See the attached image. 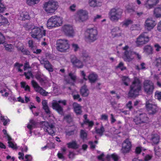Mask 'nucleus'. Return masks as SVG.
I'll list each match as a JSON object with an SVG mask.
<instances>
[{
  "mask_svg": "<svg viewBox=\"0 0 161 161\" xmlns=\"http://www.w3.org/2000/svg\"><path fill=\"white\" fill-rule=\"evenodd\" d=\"M132 147L131 143L129 139L125 140L122 144V147L121 150V153L125 154L130 152Z\"/></svg>",
  "mask_w": 161,
  "mask_h": 161,
  "instance_id": "nucleus-15",
  "label": "nucleus"
},
{
  "mask_svg": "<svg viewBox=\"0 0 161 161\" xmlns=\"http://www.w3.org/2000/svg\"><path fill=\"white\" fill-rule=\"evenodd\" d=\"M8 89L7 88L4 89L3 90H1L0 91V92L2 93L3 96L5 97H7L8 95V93L7 92V90Z\"/></svg>",
  "mask_w": 161,
  "mask_h": 161,
  "instance_id": "nucleus-53",
  "label": "nucleus"
},
{
  "mask_svg": "<svg viewBox=\"0 0 161 161\" xmlns=\"http://www.w3.org/2000/svg\"><path fill=\"white\" fill-rule=\"evenodd\" d=\"M106 158L108 159H109L111 158L114 161H118L119 158V157L115 153H113L111 155H108Z\"/></svg>",
  "mask_w": 161,
  "mask_h": 161,
  "instance_id": "nucleus-36",
  "label": "nucleus"
},
{
  "mask_svg": "<svg viewBox=\"0 0 161 161\" xmlns=\"http://www.w3.org/2000/svg\"><path fill=\"white\" fill-rule=\"evenodd\" d=\"M98 34V32L96 27L88 28L85 32V39L90 42H93L97 39Z\"/></svg>",
  "mask_w": 161,
  "mask_h": 161,
  "instance_id": "nucleus-5",
  "label": "nucleus"
},
{
  "mask_svg": "<svg viewBox=\"0 0 161 161\" xmlns=\"http://www.w3.org/2000/svg\"><path fill=\"white\" fill-rule=\"evenodd\" d=\"M102 0H89V6L93 7L100 6L102 5Z\"/></svg>",
  "mask_w": 161,
  "mask_h": 161,
  "instance_id": "nucleus-24",
  "label": "nucleus"
},
{
  "mask_svg": "<svg viewBox=\"0 0 161 161\" xmlns=\"http://www.w3.org/2000/svg\"><path fill=\"white\" fill-rule=\"evenodd\" d=\"M141 88V81L137 77L134 78L130 86V90L129 92V96L133 97L138 95Z\"/></svg>",
  "mask_w": 161,
  "mask_h": 161,
  "instance_id": "nucleus-2",
  "label": "nucleus"
},
{
  "mask_svg": "<svg viewBox=\"0 0 161 161\" xmlns=\"http://www.w3.org/2000/svg\"><path fill=\"white\" fill-rule=\"evenodd\" d=\"M82 58L84 61L85 62H87L90 59V57L89 56L88 54L86 53L82 54Z\"/></svg>",
  "mask_w": 161,
  "mask_h": 161,
  "instance_id": "nucleus-51",
  "label": "nucleus"
},
{
  "mask_svg": "<svg viewBox=\"0 0 161 161\" xmlns=\"http://www.w3.org/2000/svg\"><path fill=\"white\" fill-rule=\"evenodd\" d=\"M132 21L130 19L126 20L123 21L122 23V26L125 27H127L128 25L131 24Z\"/></svg>",
  "mask_w": 161,
  "mask_h": 161,
  "instance_id": "nucleus-47",
  "label": "nucleus"
},
{
  "mask_svg": "<svg viewBox=\"0 0 161 161\" xmlns=\"http://www.w3.org/2000/svg\"><path fill=\"white\" fill-rule=\"evenodd\" d=\"M4 47L6 50L9 51H12L13 49V46L11 44L5 43L4 44Z\"/></svg>",
  "mask_w": 161,
  "mask_h": 161,
  "instance_id": "nucleus-42",
  "label": "nucleus"
},
{
  "mask_svg": "<svg viewBox=\"0 0 161 161\" xmlns=\"http://www.w3.org/2000/svg\"><path fill=\"white\" fill-rule=\"evenodd\" d=\"M123 11L121 8L115 7L111 8L108 13L109 19L113 21H117L121 17Z\"/></svg>",
  "mask_w": 161,
  "mask_h": 161,
  "instance_id": "nucleus-8",
  "label": "nucleus"
},
{
  "mask_svg": "<svg viewBox=\"0 0 161 161\" xmlns=\"http://www.w3.org/2000/svg\"><path fill=\"white\" fill-rule=\"evenodd\" d=\"M71 62L74 67L81 68L83 66L82 62L74 56H71Z\"/></svg>",
  "mask_w": 161,
  "mask_h": 161,
  "instance_id": "nucleus-19",
  "label": "nucleus"
},
{
  "mask_svg": "<svg viewBox=\"0 0 161 161\" xmlns=\"http://www.w3.org/2000/svg\"><path fill=\"white\" fill-rule=\"evenodd\" d=\"M42 126L44 131L47 132L49 134L52 135H54L53 129L55 128V123L44 121L42 123Z\"/></svg>",
  "mask_w": 161,
  "mask_h": 161,
  "instance_id": "nucleus-13",
  "label": "nucleus"
},
{
  "mask_svg": "<svg viewBox=\"0 0 161 161\" xmlns=\"http://www.w3.org/2000/svg\"><path fill=\"white\" fill-rule=\"evenodd\" d=\"M28 28L31 36L34 38L39 40L46 35V31L42 26H37L31 24L29 25Z\"/></svg>",
  "mask_w": 161,
  "mask_h": 161,
  "instance_id": "nucleus-1",
  "label": "nucleus"
},
{
  "mask_svg": "<svg viewBox=\"0 0 161 161\" xmlns=\"http://www.w3.org/2000/svg\"><path fill=\"white\" fill-rule=\"evenodd\" d=\"M64 118L69 123L71 122L72 120V117L70 115L66 116Z\"/></svg>",
  "mask_w": 161,
  "mask_h": 161,
  "instance_id": "nucleus-62",
  "label": "nucleus"
},
{
  "mask_svg": "<svg viewBox=\"0 0 161 161\" xmlns=\"http://www.w3.org/2000/svg\"><path fill=\"white\" fill-rule=\"evenodd\" d=\"M155 96L156 98L158 100L161 99V92L157 91L155 93Z\"/></svg>",
  "mask_w": 161,
  "mask_h": 161,
  "instance_id": "nucleus-59",
  "label": "nucleus"
},
{
  "mask_svg": "<svg viewBox=\"0 0 161 161\" xmlns=\"http://www.w3.org/2000/svg\"><path fill=\"white\" fill-rule=\"evenodd\" d=\"M143 87L145 92L147 94H151L154 89V83L149 80H146L143 82Z\"/></svg>",
  "mask_w": 161,
  "mask_h": 161,
  "instance_id": "nucleus-11",
  "label": "nucleus"
},
{
  "mask_svg": "<svg viewBox=\"0 0 161 161\" xmlns=\"http://www.w3.org/2000/svg\"><path fill=\"white\" fill-rule=\"evenodd\" d=\"M40 0H26L27 4L30 6H32L37 4Z\"/></svg>",
  "mask_w": 161,
  "mask_h": 161,
  "instance_id": "nucleus-37",
  "label": "nucleus"
},
{
  "mask_svg": "<svg viewBox=\"0 0 161 161\" xmlns=\"http://www.w3.org/2000/svg\"><path fill=\"white\" fill-rule=\"evenodd\" d=\"M80 93L83 96L87 97L89 94V91L86 86H82L80 90Z\"/></svg>",
  "mask_w": 161,
  "mask_h": 161,
  "instance_id": "nucleus-29",
  "label": "nucleus"
},
{
  "mask_svg": "<svg viewBox=\"0 0 161 161\" xmlns=\"http://www.w3.org/2000/svg\"><path fill=\"white\" fill-rule=\"evenodd\" d=\"M98 76L94 72L90 73L88 76V79L91 83L95 82L97 80Z\"/></svg>",
  "mask_w": 161,
  "mask_h": 161,
  "instance_id": "nucleus-27",
  "label": "nucleus"
},
{
  "mask_svg": "<svg viewBox=\"0 0 161 161\" xmlns=\"http://www.w3.org/2000/svg\"><path fill=\"white\" fill-rule=\"evenodd\" d=\"M154 47L155 48V50L157 52H158L161 50V47L158 44H155L154 45Z\"/></svg>",
  "mask_w": 161,
  "mask_h": 161,
  "instance_id": "nucleus-63",
  "label": "nucleus"
},
{
  "mask_svg": "<svg viewBox=\"0 0 161 161\" xmlns=\"http://www.w3.org/2000/svg\"><path fill=\"white\" fill-rule=\"evenodd\" d=\"M159 2V0H145L144 6L147 9H151L156 6Z\"/></svg>",
  "mask_w": 161,
  "mask_h": 161,
  "instance_id": "nucleus-18",
  "label": "nucleus"
},
{
  "mask_svg": "<svg viewBox=\"0 0 161 161\" xmlns=\"http://www.w3.org/2000/svg\"><path fill=\"white\" fill-rule=\"evenodd\" d=\"M89 19L88 12L85 10H78L74 15V19L77 23H83Z\"/></svg>",
  "mask_w": 161,
  "mask_h": 161,
  "instance_id": "nucleus-6",
  "label": "nucleus"
},
{
  "mask_svg": "<svg viewBox=\"0 0 161 161\" xmlns=\"http://www.w3.org/2000/svg\"><path fill=\"white\" fill-rule=\"evenodd\" d=\"M63 23V18L57 16L50 17L47 20V26L49 29H51L61 26Z\"/></svg>",
  "mask_w": 161,
  "mask_h": 161,
  "instance_id": "nucleus-3",
  "label": "nucleus"
},
{
  "mask_svg": "<svg viewBox=\"0 0 161 161\" xmlns=\"http://www.w3.org/2000/svg\"><path fill=\"white\" fill-rule=\"evenodd\" d=\"M117 68H120L122 70L126 69V67L124 66V64L122 62H120L116 67Z\"/></svg>",
  "mask_w": 161,
  "mask_h": 161,
  "instance_id": "nucleus-58",
  "label": "nucleus"
},
{
  "mask_svg": "<svg viewBox=\"0 0 161 161\" xmlns=\"http://www.w3.org/2000/svg\"><path fill=\"white\" fill-rule=\"evenodd\" d=\"M62 29L67 36H74V31L73 27L71 25L65 24L62 27Z\"/></svg>",
  "mask_w": 161,
  "mask_h": 161,
  "instance_id": "nucleus-16",
  "label": "nucleus"
},
{
  "mask_svg": "<svg viewBox=\"0 0 161 161\" xmlns=\"http://www.w3.org/2000/svg\"><path fill=\"white\" fill-rule=\"evenodd\" d=\"M139 115L141 124L147 123L148 122L149 119L146 114H140Z\"/></svg>",
  "mask_w": 161,
  "mask_h": 161,
  "instance_id": "nucleus-34",
  "label": "nucleus"
},
{
  "mask_svg": "<svg viewBox=\"0 0 161 161\" xmlns=\"http://www.w3.org/2000/svg\"><path fill=\"white\" fill-rule=\"evenodd\" d=\"M4 39V36L0 32V44L3 43Z\"/></svg>",
  "mask_w": 161,
  "mask_h": 161,
  "instance_id": "nucleus-64",
  "label": "nucleus"
},
{
  "mask_svg": "<svg viewBox=\"0 0 161 161\" xmlns=\"http://www.w3.org/2000/svg\"><path fill=\"white\" fill-rule=\"evenodd\" d=\"M36 77V79L41 83L45 82V81L47 80V78L46 77L39 75H37Z\"/></svg>",
  "mask_w": 161,
  "mask_h": 161,
  "instance_id": "nucleus-40",
  "label": "nucleus"
},
{
  "mask_svg": "<svg viewBox=\"0 0 161 161\" xmlns=\"http://www.w3.org/2000/svg\"><path fill=\"white\" fill-rule=\"evenodd\" d=\"M122 80L126 86L128 85V83L130 81V79L128 77L124 76L122 77Z\"/></svg>",
  "mask_w": 161,
  "mask_h": 161,
  "instance_id": "nucleus-49",
  "label": "nucleus"
},
{
  "mask_svg": "<svg viewBox=\"0 0 161 161\" xmlns=\"http://www.w3.org/2000/svg\"><path fill=\"white\" fill-rule=\"evenodd\" d=\"M24 74L26 76V78L28 79H30V77H31L32 76V73H31V71H29L27 73L25 72Z\"/></svg>",
  "mask_w": 161,
  "mask_h": 161,
  "instance_id": "nucleus-61",
  "label": "nucleus"
},
{
  "mask_svg": "<svg viewBox=\"0 0 161 161\" xmlns=\"http://www.w3.org/2000/svg\"><path fill=\"white\" fill-rule=\"evenodd\" d=\"M153 63L155 66L158 68V70H160L161 69V58L159 57L156 58Z\"/></svg>",
  "mask_w": 161,
  "mask_h": 161,
  "instance_id": "nucleus-32",
  "label": "nucleus"
},
{
  "mask_svg": "<svg viewBox=\"0 0 161 161\" xmlns=\"http://www.w3.org/2000/svg\"><path fill=\"white\" fill-rule=\"evenodd\" d=\"M159 139V136L158 135H152L150 139V142L153 145L157 144L158 143Z\"/></svg>",
  "mask_w": 161,
  "mask_h": 161,
  "instance_id": "nucleus-25",
  "label": "nucleus"
},
{
  "mask_svg": "<svg viewBox=\"0 0 161 161\" xmlns=\"http://www.w3.org/2000/svg\"><path fill=\"white\" fill-rule=\"evenodd\" d=\"M40 62L41 64L44 65V67L49 71H53L52 66L46 59L42 58L40 60Z\"/></svg>",
  "mask_w": 161,
  "mask_h": 161,
  "instance_id": "nucleus-21",
  "label": "nucleus"
},
{
  "mask_svg": "<svg viewBox=\"0 0 161 161\" xmlns=\"http://www.w3.org/2000/svg\"><path fill=\"white\" fill-rule=\"evenodd\" d=\"M156 25V23L154 20L151 18H148L145 21L144 24L145 28L148 31H150L154 28Z\"/></svg>",
  "mask_w": 161,
  "mask_h": 161,
  "instance_id": "nucleus-20",
  "label": "nucleus"
},
{
  "mask_svg": "<svg viewBox=\"0 0 161 161\" xmlns=\"http://www.w3.org/2000/svg\"><path fill=\"white\" fill-rule=\"evenodd\" d=\"M69 148L76 149L79 147V145L75 141H72L67 144Z\"/></svg>",
  "mask_w": 161,
  "mask_h": 161,
  "instance_id": "nucleus-30",
  "label": "nucleus"
},
{
  "mask_svg": "<svg viewBox=\"0 0 161 161\" xmlns=\"http://www.w3.org/2000/svg\"><path fill=\"white\" fill-rule=\"evenodd\" d=\"M123 49L125 51L123 57L125 61L130 62L134 58L135 56H136L139 59L141 58V55L132 51L128 45H126L123 48Z\"/></svg>",
  "mask_w": 161,
  "mask_h": 161,
  "instance_id": "nucleus-4",
  "label": "nucleus"
},
{
  "mask_svg": "<svg viewBox=\"0 0 161 161\" xmlns=\"http://www.w3.org/2000/svg\"><path fill=\"white\" fill-rule=\"evenodd\" d=\"M61 103L63 105H65L66 101L65 100H59L58 101L53 100L52 103V107L53 109L55 110L60 114H63V109L59 104Z\"/></svg>",
  "mask_w": 161,
  "mask_h": 161,
  "instance_id": "nucleus-12",
  "label": "nucleus"
},
{
  "mask_svg": "<svg viewBox=\"0 0 161 161\" xmlns=\"http://www.w3.org/2000/svg\"><path fill=\"white\" fill-rule=\"evenodd\" d=\"M86 124L88 125L89 127H92L94 125V123L92 121H90L88 120H84L83 123L81 124V126L84 127V125Z\"/></svg>",
  "mask_w": 161,
  "mask_h": 161,
  "instance_id": "nucleus-39",
  "label": "nucleus"
},
{
  "mask_svg": "<svg viewBox=\"0 0 161 161\" xmlns=\"http://www.w3.org/2000/svg\"><path fill=\"white\" fill-rule=\"evenodd\" d=\"M72 47L73 49L75 52L78 51L80 49V47L78 45L75 43H73L72 44Z\"/></svg>",
  "mask_w": 161,
  "mask_h": 161,
  "instance_id": "nucleus-57",
  "label": "nucleus"
},
{
  "mask_svg": "<svg viewBox=\"0 0 161 161\" xmlns=\"http://www.w3.org/2000/svg\"><path fill=\"white\" fill-rule=\"evenodd\" d=\"M141 67H139L138 66H136V69H146V64L144 63H142L140 64Z\"/></svg>",
  "mask_w": 161,
  "mask_h": 161,
  "instance_id": "nucleus-56",
  "label": "nucleus"
},
{
  "mask_svg": "<svg viewBox=\"0 0 161 161\" xmlns=\"http://www.w3.org/2000/svg\"><path fill=\"white\" fill-rule=\"evenodd\" d=\"M21 87L25 89V91L30 92V88L29 86L27 85L25 82H21Z\"/></svg>",
  "mask_w": 161,
  "mask_h": 161,
  "instance_id": "nucleus-44",
  "label": "nucleus"
},
{
  "mask_svg": "<svg viewBox=\"0 0 161 161\" xmlns=\"http://www.w3.org/2000/svg\"><path fill=\"white\" fill-rule=\"evenodd\" d=\"M59 6L58 3L55 0H50L45 3L44 9L47 14H53Z\"/></svg>",
  "mask_w": 161,
  "mask_h": 161,
  "instance_id": "nucleus-7",
  "label": "nucleus"
},
{
  "mask_svg": "<svg viewBox=\"0 0 161 161\" xmlns=\"http://www.w3.org/2000/svg\"><path fill=\"white\" fill-rule=\"evenodd\" d=\"M36 125V122L33 119H31L29 124L27 125V127L30 130V133H31V130L34 128Z\"/></svg>",
  "mask_w": 161,
  "mask_h": 161,
  "instance_id": "nucleus-35",
  "label": "nucleus"
},
{
  "mask_svg": "<svg viewBox=\"0 0 161 161\" xmlns=\"http://www.w3.org/2000/svg\"><path fill=\"white\" fill-rule=\"evenodd\" d=\"M154 15L157 18L161 17V6H159L154 8Z\"/></svg>",
  "mask_w": 161,
  "mask_h": 161,
  "instance_id": "nucleus-31",
  "label": "nucleus"
},
{
  "mask_svg": "<svg viewBox=\"0 0 161 161\" xmlns=\"http://www.w3.org/2000/svg\"><path fill=\"white\" fill-rule=\"evenodd\" d=\"M20 19L22 20H29L30 19V17L28 13L21 12L20 13Z\"/></svg>",
  "mask_w": 161,
  "mask_h": 161,
  "instance_id": "nucleus-33",
  "label": "nucleus"
},
{
  "mask_svg": "<svg viewBox=\"0 0 161 161\" xmlns=\"http://www.w3.org/2000/svg\"><path fill=\"white\" fill-rule=\"evenodd\" d=\"M102 18V17L101 15H97L94 17L93 20L94 22H97Z\"/></svg>",
  "mask_w": 161,
  "mask_h": 161,
  "instance_id": "nucleus-54",
  "label": "nucleus"
},
{
  "mask_svg": "<svg viewBox=\"0 0 161 161\" xmlns=\"http://www.w3.org/2000/svg\"><path fill=\"white\" fill-rule=\"evenodd\" d=\"M76 5L75 4H74L71 5L69 7V10L73 12H74L76 10Z\"/></svg>",
  "mask_w": 161,
  "mask_h": 161,
  "instance_id": "nucleus-60",
  "label": "nucleus"
},
{
  "mask_svg": "<svg viewBox=\"0 0 161 161\" xmlns=\"http://www.w3.org/2000/svg\"><path fill=\"white\" fill-rule=\"evenodd\" d=\"M57 49L59 51L65 53L69 49V42L66 39H60L57 41L56 44Z\"/></svg>",
  "mask_w": 161,
  "mask_h": 161,
  "instance_id": "nucleus-9",
  "label": "nucleus"
},
{
  "mask_svg": "<svg viewBox=\"0 0 161 161\" xmlns=\"http://www.w3.org/2000/svg\"><path fill=\"white\" fill-rule=\"evenodd\" d=\"M69 76L73 81H75L76 79V76L75 73H70L69 74Z\"/></svg>",
  "mask_w": 161,
  "mask_h": 161,
  "instance_id": "nucleus-55",
  "label": "nucleus"
},
{
  "mask_svg": "<svg viewBox=\"0 0 161 161\" xmlns=\"http://www.w3.org/2000/svg\"><path fill=\"white\" fill-rule=\"evenodd\" d=\"M8 135V145L9 147H10L13 149H15L17 148L16 144L13 143L11 141V138L9 136V135Z\"/></svg>",
  "mask_w": 161,
  "mask_h": 161,
  "instance_id": "nucleus-38",
  "label": "nucleus"
},
{
  "mask_svg": "<svg viewBox=\"0 0 161 161\" xmlns=\"http://www.w3.org/2000/svg\"><path fill=\"white\" fill-rule=\"evenodd\" d=\"M143 50L144 52L147 54H152L153 51L152 47L151 45H149L145 46L144 47Z\"/></svg>",
  "mask_w": 161,
  "mask_h": 161,
  "instance_id": "nucleus-28",
  "label": "nucleus"
},
{
  "mask_svg": "<svg viewBox=\"0 0 161 161\" xmlns=\"http://www.w3.org/2000/svg\"><path fill=\"white\" fill-rule=\"evenodd\" d=\"M1 120L3 122V125H5L9 121V119H7L6 117L1 116Z\"/></svg>",
  "mask_w": 161,
  "mask_h": 161,
  "instance_id": "nucleus-52",
  "label": "nucleus"
},
{
  "mask_svg": "<svg viewBox=\"0 0 161 161\" xmlns=\"http://www.w3.org/2000/svg\"><path fill=\"white\" fill-rule=\"evenodd\" d=\"M111 34L113 38L120 37L122 35L121 30L119 27H115L112 29Z\"/></svg>",
  "mask_w": 161,
  "mask_h": 161,
  "instance_id": "nucleus-22",
  "label": "nucleus"
},
{
  "mask_svg": "<svg viewBox=\"0 0 161 161\" xmlns=\"http://www.w3.org/2000/svg\"><path fill=\"white\" fill-rule=\"evenodd\" d=\"M31 84L36 91L39 92L41 95L43 96L47 95L48 93V92H46L45 90H43L41 87L39 86L36 81L32 80L31 81Z\"/></svg>",
  "mask_w": 161,
  "mask_h": 161,
  "instance_id": "nucleus-17",
  "label": "nucleus"
},
{
  "mask_svg": "<svg viewBox=\"0 0 161 161\" xmlns=\"http://www.w3.org/2000/svg\"><path fill=\"white\" fill-rule=\"evenodd\" d=\"M140 115H137L133 119L134 122L136 125H138L141 124V121L140 119Z\"/></svg>",
  "mask_w": 161,
  "mask_h": 161,
  "instance_id": "nucleus-46",
  "label": "nucleus"
},
{
  "mask_svg": "<svg viewBox=\"0 0 161 161\" xmlns=\"http://www.w3.org/2000/svg\"><path fill=\"white\" fill-rule=\"evenodd\" d=\"M23 65L22 64H19L16 63L14 64L15 68L18 70V71L21 72L22 71V69H21L23 67Z\"/></svg>",
  "mask_w": 161,
  "mask_h": 161,
  "instance_id": "nucleus-43",
  "label": "nucleus"
},
{
  "mask_svg": "<svg viewBox=\"0 0 161 161\" xmlns=\"http://www.w3.org/2000/svg\"><path fill=\"white\" fill-rule=\"evenodd\" d=\"M80 136L83 140L86 139L87 136V133L85 130H81L80 131Z\"/></svg>",
  "mask_w": 161,
  "mask_h": 161,
  "instance_id": "nucleus-45",
  "label": "nucleus"
},
{
  "mask_svg": "<svg viewBox=\"0 0 161 161\" xmlns=\"http://www.w3.org/2000/svg\"><path fill=\"white\" fill-rule=\"evenodd\" d=\"M96 131L97 133L102 135L104 131V128L102 125L100 128H98L96 129Z\"/></svg>",
  "mask_w": 161,
  "mask_h": 161,
  "instance_id": "nucleus-48",
  "label": "nucleus"
},
{
  "mask_svg": "<svg viewBox=\"0 0 161 161\" xmlns=\"http://www.w3.org/2000/svg\"><path fill=\"white\" fill-rule=\"evenodd\" d=\"M100 119L104 121H108V116L106 114H102L100 116Z\"/></svg>",
  "mask_w": 161,
  "mask_h": 161,
  "instance_id": "nucleus-50",
  "label": "nucleus"
},
{
  "mask_svg": "<svg viewBox=\"0 0 161 161\" xmlns=\"http://www.w3.org/2000/svg\"><path fill=\"white\" fill-rule=\"evenodd\" d=\"M3 19H2L1 22L0 23V26L3 25L4 26L8 25L9 24L8 19L3 16Z\"/></svg>",
  "mask_w": 161,
  "mask_h": 161,
  "instance_id": "nucleus-41",
  "label": "nucleus"
},
{
  "mask_svg": "<svg viewBox=\"0 0 161 161\" xmlns=\"http://www.w3.org/2000/svg\"><path fill=\"white\" fill-rule=\"evenodd\" d=\"M146 106L150 114H154L157 111L158 107L157 104L152 100H149L146 102Z\"/></svg>",
  "mask_w": 161,
  "mask_h": 161,
  "instance_id": "nucleus-14",
  "label": "nucleus"
},
{
  "mask_svg": "<svg viewBox=\"0 0 161 161\" xmlns=\"http://www.w3.org/2000/svg\"><path fill=\"white\" fill-rule=\"evenodd\" d=\"M43 108L45 110V112L49 117H53V114L49 109V107L47 105V103L46 100H43L42 102Z\"/></svg>",
  "mask_w": 161,
  "mask_h": 161,
  "instance_id": "nucleus-23",
  "label": "nucleus"
},
{
  "mask_svg": "<svg viewBox=\"0 0 161 161\" xmlns=\"http://www.w3.org/2000/svg\"><path fill=\"white\" fill-rule=\"evenodd\" d=\"M73 107L75 112L77 115L81 114L82 112L81 107L79 104L75 103L73 104Z\"/></svg>",
  "mask_w": 161,
  "mask_h": 161,
  "instance_id": "nucleus-26",
  "label": "nucleus"
},
{
  "mask_svg": "<svg viewBox=\"0 0 161 161\" xmlns=\"http://www.w3.org/2000/svg\"><path fill=\"white\" fill-rule=\"evenodd\" d=\"M149 40V37L147 33L144 32L137 38L136 43L137 46H142L148 43Z\"/></svg>",
  "mask_w": 161,
  "mask_h": 161,
  "instance_id": "nucleus-10",
  "label": "nucleus"
}]
</instances>
